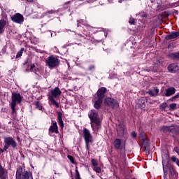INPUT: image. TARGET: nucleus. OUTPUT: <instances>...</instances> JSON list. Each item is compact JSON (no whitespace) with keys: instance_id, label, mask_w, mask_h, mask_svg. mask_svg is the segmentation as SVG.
<instances>
[{"instance_id":"obj_1","label":"nucleus","mask_w":179,"mask_h":179,"mask_svg":"<svg viewBox=\"0 0 179 179\" xmlns=\"http://www.w3.org/2000/svg\"><path fill=\"white\" fill-rule=\"evenodd\" d=\"M88 115L91 120L92 129L94 134H97V131L101 129V120L99 117V113L96 110H92Z\"/></svg>"},{"instance_id":"obj_2","label":"nucleus","mask_w":179,"mask_h":179,"mask_svg":"<svg viewBox=\"0 0 179 179\" xmlns=\"http://www.w3.org/2000/svg\"><path fill=\"white\" fill-rule=\"evenodd\" d=\"M84 136V140L85 142V148L87 153H90V147H89L90 143H93V136L90 133V130L87 129H84L83 131Z\"/></svg>"},{"instance_id":"obj_3","label":"nucleus","mask_w":179,"mask_h":179,"mask_svg":"<svg viewBox=\"0 0 179 179\" xmlns=\"http://www.w3.org/2000/svg\"><path fill=\"white\" fill-rule=\"evenodd\" d=\"M46 65L50 68V69H53V68H57L59 65V59L53 56H50L46 59Z\"/></svg>"},{"instance_id":"obj_4","label":"nucleus","mask_w":179,"mask_h":179,"mask_svg":"<svg viewBox=\"0 0 179 179\" xmlns=\"http://www.w3.org/2000/svg\"><path fill=\"white\" fill-rule=\"evenodd\" d=\"M16 179H31V174L29 171L23 172V169L18 168L16 171Z\"/></svg>"},{"instance_id":"obj_5","label":"nucleus","mask_w":179,"mask_h":179,"mask_svg":"<svg viewBox=\"0 0 179 179\" xmlns=\"http://www.w3.org/2000/svg\"><path fill=\"white\" fill-rule=\"evenodd\" d=\"M22 95L17 92H13L12 96H11V108L15 109V107H16V103L17 104H20L22 103Z\"/></svg>"},{"instance_id":"obj_6","label":"nucleus","mask_w":179,"mask_h":179,"mask_svg":"<svg viewBox=\"0 0 179 179\" xmlns=\"http://www.w3.org/2000/svg\"><path fill=\"white\" fill-rule=\"evenodd\" d=\"M11 20L17 24H23V22H24V17L20 13H15L11 17Z\"/></svg>"},{"instance_id":"obj_7","label":"nucleus","mask_w":179,"mask_h":179,"mask_svg":"<svg viewBox=\"0 0 179 179\" xmlns=\"http://www.w3.org/2000/svg\"><path fill=\"white\" fill-rule=\"evenodd\" d=\"M113 145L115 149H118L119 150H125V141H122L120 138H116L114 141Z\"/></svg>"},{"instance_id":"obj_8","label":"nucleus","mask_w":179,"mask_h":179,"mask_svg":"<svg viewBox=\"0 0 179 179\" xmlns=\"http://www.w3.org/2000/svg\"><path fill=\"white\" fill-rule=\"evenodd\" d=\"M106 106L111 107L112 108H115L118 107V103H117L113 98H106L104 101Z\"/></svg>"},{"instance_id":"obj_9","label":"nucleus","mask_w":179,"mask_h":179,"mask_svg":"<svg viewBox=\"0 0 179 179\" xmlns=\"http://www.w3.org/2000/svg\"><path fill=\"white\" fill-rule=\"evenodd\" d=\"M106 92H107V88L104 87L99 88L96 92L98 99L103 100V99H104V95L106 94Z\"/></svg>"},{"instance_id":"obj_10","label":"nucleus","mask_w":179,"mask_h":179,"mask_svg":"<svg viewBox=\"0 0 179 179\" xmlns=\"http://www.w3.org/2000/svg\"><path fill=\"white\" fill-rule=\"evenodd\" d=\"M4 142L8 146H12L13 148H16L17 145L16 144V141L13 138L7 137L4 138Z\"/></svg>"},{"instance_id":"obj_11","label":"nucleus","mask_w":179,"mask_h":179,"mask_svg":"<svg viewBox=\"0 0 179 179\" xmlns=\"http://www.w3.org/2000/svg\"><path fill=\"white\" fill-rule=\"evenodd\" d=\"M61 90L59 87H55L51 91V95L49 97H52V99H57L58 96H61Z\"/></svg>"},{"instance_id":"obj_12","label":"nucleus","mask_w":179,"mask_h":179,"mask_svg":"<svg viewBox=\"0 0 179 179\" xmlns=\"http://www.w3.org/2000/svg\"><path fill=\"white\" fill-rule=\"evenodd\" d=\"M168 71L171 73H176V72H178L179 66L177 64H171L168 66Z\"/></svg>"},{"instance_id":"obj_13","label":"nucleus","mask_w":179,"mask_h":179,"mask_svg":"<svg viewBox=\"0 0 179 179\" xmlns=\"http://www.w3.org/2000/svg\"><path fill=\"white\" fill-rule=\"evenodd\" d=\"M176 93V88L171 87L166 90V93L163 94V96H166V97H170V96H173Z\"/></svg>"},{"instance_id":"obj_14","label":"nucleus","mask_w":179,"mask_h":179,"mask_svg":"<svg viewBox=\"0 0 179 179\" xmlns=\"http://www.w3.org/2000/svg\"><path fill=\"white\" fill-rule=\"evenodd\" d=\"M49 132L52 134H58V125H57V122H55L52 125L50 126L49 129Z\"/></svg>"},{"instance_id":"obj_15","label":"nucleus","mask_w":179,"mask_h":179,"mask_svg":"<svg viewBox=\"0 0 179 179\" xmlns=\"http://www.w3.org/2000/svg\"><path fill=\"white\" fill-rule=\"evenodd\" d=\"M179 36V32L173 31L171 34L166 35V40H173V38H177Z\"/></svg>"},{"instance_id":"obj_16","label":"nucleus","mask_w":179,"mask_h":179,"mask_svg":"<svg viewBox=\"0 0 179 179\" xmlns=\"http://www.w3.org/2000/svg\"><path fill=\"white\" fill-rule=\"evenodd\" d=\"M117 129L119 136H124V134L125 132V126L120 124L117 127Z\"/></svg>"},{"instance_id":"obj_17","label":"nucleus","mask_w":179,"mask_h":179,"mask_svg":"<svg viewBox=\"0 0 179 179\" xmlns=\"http://www.w3.org/2000/svg\"><path fill=\"white\" fill-rule=\"evenodd\" d=\"M5 26H6V21L5 20H0V34L5 33Z\"/></svg>"},{"instance_id":"obj_18","label":"nucleus","mask_w":179,"mask_h":179,"mask_svg":"<svg viewBox=\"0 0 179 179\" xmlns=\"http://www.w3.org/2000/svg\"><path fill=\"white\" fill-rule=\"evenodd\" d=\"M163 170L164 176H167V169L169 167V160H162Z\"/></svg>"},{"instance_id":"obj_19","label":"nucleus","mask_w":179,"mask_h":179,"mask_svg":"<svg viewBox=\"0 0 179 179\" xmlns=\"http://www.w3.org/2000/svg\"><path fill=\"white\" fill-rule=\"evenodd\" d=\"M0 178L6 179L8 178V175L5 174V169L2 167V165L0 164Z\"/></svg>"},{"instance_id":"obj_20","label":"nucleus","mask_w":179,"mask_h":179,"mask_svg":"<svg viewBox=\"0 0 179 179\" xmlns=\"http://www.w3.org/2000/svg\"><path fill=\"white\" fill-rule=\"evenodd\" d=\"M101 103H103V99H100L98 98V100L95 101L94 107V108H96V110H99L101 107Z\"/></svg>"},{"instance_id":"obj_21","label":"nucleus","mask_w":179,"mask_h":179,"mask_svg":"<svg viewBox=\"0 0 179 179\" xmlns=\"http://www.w3.org/2000/svg\"><path fill=\"white\" fill-rule=\"evenodd\" d=\"M58 122L62 128H64V121H62V113L61 112L58 113Z\"/></svg>"},{"instance_id":"obj_22","label":"nucleus","mask_w":179,"mask_h":179,"mask_svg":"<svg viewBox=\"0 0 179 179\" xmlns=\"http://www.w3.org/2000/svg\"><path fill=\"white\" fill-rule=\"evenodd\" d=\"M140 138L143 143H145H145H149V141L146 139V134L144 132L140 134Z\"/></svg>"},{"instance_id":"obj_23","label":"nucleus","mask_w":179,"mask_h":179,"mask_svg":"<svg viewBox=\"0 0 179 179\" xmlns=\"http://www.w3.org/2000/svg\"><path fill=\"white\" fill-rule=\"evenodd\" d=\"M48 99L50 100V101H51L53 106H55L57 107V108L59 107V104L58 103V102H57V101H55L54 98H52V96H49Z\"/></svg>"},{"instance_id":"obj_24","label":"nucleus","mask_w":179,"mask_h":179,"mask_svg":"<svg viewBox=\"0 0 179 179\" xmlns=\"http://www.w3.org/2000/svg\"><path fill=\"white\" fill-rule=\"evenodd\" d=\"M138 105L140 108H145L146 106V102L145 101V99H139L138 100Z\"/></svg>"},{"instance_id":"obj_25","label":"nucleus","mask_w":179,"mask_h":179,"mask_svg":"<svg viewBox=\"0 0 179 179\" xmlns=\"http://www.w3.org/2000/svg\"><path fill=\"white\" fill-rule=\"evenodd\" d=\"M176 108H177V103H173L169 105V109L171 111L174 110V109Z\"/></svg>"},{"instance_id":"obj_26","label":"nucleus","mask_w":179,"mask_h":179,"mask_svg":"<svg viewBox=\"0 0 179 179\" xmlns=\"http://www.w3.org/2000/svg\"><path fill=\"white\" fill-rule=\"evenodd\" d=\"M176 99H179V92L169 99V101H176Z\"/></svg>"},{"instance_id":"obj_27","label":"nucleus","mask_w":179,"mask_h":179,"mask_svg":"<svg viewBox=\"0 0 179 179\" xmlns=\"http://www.w3.org/2000/svg\"><path fill=\"white\" fill-rule=\"evenodd\" d=\"M91 164L94 166V167H96V166H99V163L97 162V160L92 159L91 160Z\"/></svg>"},{"instance_id":"obj_28","label":"nucleus","mask_w":179,"mask_h":179,"mask_svg":"<svg viewBox=\"0 0 179 179\" xmlns=\"http://www.w3.org/2000/svg\"><path fill=\"white\" fill-rule=\"evenodd\" d=\"M166 107H167V103L164 102L160 105L161 110H166Z\"/></svg>"},{"instance_id":"obj_29","label":"nucleus","mask_w":179,"mask_h":179,"mask_svg":"<svg viewBox=\"0 0 179 179\" xmlns=\"http://www.w3.org/2000/svg\"><path fill=\"white\" fill-rule=\"evenodd\" d=\"M68 159L70 160V162L72 163V164H75V158L71 155H68Z\"/></svg>"},{"instance_id":"obj_30","label":"nucleus","mask_w":179,"mask_h":179,"mask_svg":"<svg viewBox=\"0 0 179 179\" xmlns=\"http://www.w3.org/2000/svg\"><path fill=\"white\" fill-rule=\"evenodd\" d=\"M35 104H36V108H37L38 110H41L43 108L41 103H40L39 102H36Z\"/></svg>"},{"instance_id":"obj_31","label":"nucleus","mask_w":179,"mask_h":179,"mask_svg":"<svg viewBox=\"0 0 179 179\" xmlns=\"http://www.w3.org/2000/svg\"><path fill=\"white\" fill-rule=\"evenodd\" d=\"M171 57L172 58H179V52L172 53L171 54Z\"/></svg>"},{"instance_id":"obj_32","label":"nucleus","mask_w":179,"mask_h":179,"mask_svg":"<svg viewBox=\"0 0 179 179\" xmlns=\"http://www.w3.org/2000/svg\"><path fill=\"white\" fill-rule=\"evenodd\" d=\"M94 170L96 173H101V169L99 166H94Z\"/></svg>"},{"instance_id":"obj_33","label":"nucleus","mask_w":179,"mask_h":179,"mask_svg":"<svg viewBox=\"0 0 179 179\" xmlns=\"http://www.w3.org/2000/svg\"><path fill=\"white\" fill-rule=\"evenodd\" d=\"M76 179H82L80 178V174L79 173V171H78V169L76 170Z\"/></svg>"},{"instance_id":"obj_34","label":"nucleus","mask_w":179,"mask_h":179,"mask_svg":"<svg viewBox=\"0 0 179 179\" xmlns=\"http://www.w3.org/2000/svg\"><path fill=\"white\" fill-rule=\"evenodd\" d=\"M22 54H23V49L17 53L16 58H20V57H22Z\"/></svg>"},{"instance_id":"obj_35","label":"nucleus","mask_w":179,"mask_h":179,"mask_svg":"<svg viewBox=\"0 0 179 179\" xmlns=\"http://www.w3.org/2000/svg\"><path fill=\"white\" fill-rule=\"evenodd\" d=\"M162 131H164V132H166V131H169L170 127L167 126H164L161 128Z\"/></svg>"},{"instance_id":"obj_36","label":"nucleus","mask_w":179,"mask_h":179,"mask_svg":"<svg viewBox=\"0 0 179 179\" xmlns=\"http://www.w3.org/2000/svg\"><path fill=\"white\" fill-rule=\"evenodd\" d=\"M129 23L130 24H135V19L134 18H130L129 20Z\"/></svg>"},{"instance_id":"obj_37","label":"nucleus","mask_w":179,"mask_h":179,"mask_svg":"<svg viewBox=\"0 0 179 179\" xmlns=\"http://www.w3.org/2000/svg\"><path fill=\"white\" fill-rule=\"evenodd\" d=\"M171 161L173 162V163H176L178 160H177V158L175 156H173L171 158Z\"/></svg>"},{"instance_id":"obj_38","label":"nucleus","mask_w":179,"mask_h":179,"mask_svg":"<svg viewBox=\"0 0 179 179\" xmlns=\"http://www.w3.org/2000/svg\"><path fill=\"white\" fill-rule=\"evenodd\" d=\"M154 94H155V96H157V94H159V89L155 87L154 88Z\"/></svg>"},{"instance_id":"obj_39","label":"nucleus","mask_w":179,"mask_h":179,"mask_svg":"<svg viewBox=\"0 0 179 179\" xmlns=\"http://www.w3.org/2000/svg\"><path fill=\"white\" fill-rule=\"evenodd\" d=\"M148 94H149L150 96H156V94H155V92L152 91V90H150V91L148 92Z\"/></svg>"},{"instance_id":"obj_40","label":"nucleus","mask_w":179,"mask_h":179,"mask_svg":"<svg viewBox=\"0 0 179 179\" xmlns=\"http://www.w3.org/2000/svg\"><path fill=\"white\" fill-rule=\"evenodd\" d=\"M132 138H136V136H138V134H136V132L133 131L131 134Z\"/></svg>"},{"instance_id":"obj_41","label":"nucleus","mask_w":179,"mask_h":179,"mask_svg":"<svg viewBox=\"0 0 179 179\" xmlns=\"http://www.w3.org/2000/svg\"><path fill=\"white\" fill-rule=\"evenodd\" d=\"M34 68H36V65L31 64L30 68V72H34L33 69H34Z\"/></svg>"},{"instance_id":"obj_42","label":"nucleus","mask_w":179,"mask_h":179,"mask_svg":"<svg viewBox=\"0 0 179 179\" xmlns=\"http://www.w3.org/2000/svg\"><path fill=\"white\" fill-rule=\"evenodd\" d=\"M48 13L50 15H52V13H55V11L54 10H51L46 12V14H48Z\"/></svg>"},{"instance_id":"obj_43","label":"nucleus","mask_w":179,"mask_h":179,"mask_svg":"<svg viewBox=\"0 0 179 179\" xmlns=\"http://www.w3.org/2000/svg\"><path fill=\"white\" fill-rule=\"evenodd\" d=\"M93 69H94V66H93V65L90 66L89 71H93Z\"/></svg>"},{"instance_id":"obj_44","label":"nucleus","mask_w":179,"mask_h":179,"mask_svg":"<svg viewBox=\"0 0 179 179\" xmlns=\"http://www.w3.org/2000/svg\"><path fill=\"white\" fill-rule=\"evenodd\" d=\"M35 75H36L37 79H41V76H40L38 74H37V73H35Z\"/></svg>"},{"instance_id":"obj_45","label":"nucleus","mask_w":179,"mask_h":179,"mask_svg":"<svg viewBox=\"0 0 179 179\" xmlns=\"http://www.w3.org/2000/svg\"><path fill=\"white\" fill-rule=\"evenodd\" d=\"M8 148H9V145H5L4 148H3L4 150H6Z\"/></svg>"},{"instance_id":"obj_46","label":"nucleus","mask_w":179,"mask_h":179,"mask_svg":"<svg viewBox=\"0 0 179 179\" xmlns=\"http://www.w3.org/2000/svg\"><path fill=\"white\" fill-rule=\"evenodd\" d=\"M12 108L13 113H15V111H16V106H14V109L13 108Z\"/></svg>"},{"instance_id":"obj_47","label":"nucleus","mask_w":179,"mask_h":179,"mask_svg":"<svg viewBox=\"0 0 179 179\" xmlns=\"http://www.w3.org/2000/svg\"><path fill=\"white\" fill-rule=\"evenodd\" d=\"M174 150L175 152H177V153H178V148L175 147Z\"/></svg>"},{"instance_id":"obj_48","label":"nucleus","mask_w":179,"mask_h":179,"mask_svg":"<svg viewBox=\"0 0 179 179\" xmlns=\"http://www.w3.org/2000/svg\"><path fill=\"white\" fill-rule=\"evenodd\" d=\"M27 2H33V1H34V0H27Z\"/></svg>"},{"instance_id":"obj_49","label":"nucleus","mask_w":179,"mask_h":179,"mask_svg":"<svg viewBox=\"0 0 179 179\" xmlns=\"http://www.w3.org/2000/svg\"><path fill=\"white\" fill-rule=\"evenodd\" d=\"M78 23H82V22H83V20H79V21H78Z\"/></svg>"},{"instance_id":"obj_50","label":"nucleus","mask_w":179,"mask_h":179,"mask_svg":"<svg viewBox=\"0 0 179 179\" xmlns=\"http://www.w3.org/2000/svg\"><path fill=\"white\" fill-rule=\"evenodd\" d=\"M177 164H178V166L179 167V159H178V161H177Z\"/></svg>"},{"instance_id":"obj_51","label":"nucleus","mask_w":179,"mask_h":179,"mask_svg":"<svg viewBox=\"0 0 179 179\" xmlns=\"http://www.w3.org/2000/svg\"><path fill=\"white\" fill-rule=\"evenodd\" d=\"M176 5H177V3H174V6H173V7L177 6Z\"/></svg>"},{"instance_id":"obj_52","label":"nucleus","mask_w":179,"mask_h":179,"mask_svg":"<svg viewBox=\"0 0 179 179\" xmlns=\"http://www.w3.org/2000/svg\"><path fill=\"white\" fill-rule=\"evenodd\" d=\"M67 65L69 66V62H67Z\"/></svg>"},{"instance_id":"obj_53","label":"nucleus","mask_w":179,"mask_h":179,"mask_svg":"<svg viewBox=\"0 0 179 179\" xmlns=\"http://www.w3.org/2000/svg\"><path fill=\"white\" fill-rule=\"evenodd\" d=\"M72 179H73V178H72Z\"/></svg>"}]
</instances>
